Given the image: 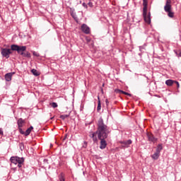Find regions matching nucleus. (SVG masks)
Segmentation results:
<instances>
[{
	"instance_id": "f257e3e1",
	"label": "nucleus",
	"mask_w": 181,
	"mask_h": 181,
	"mask_svg": "<svg viewBox=\"0 0 181 181\" xmlns=\"http://www.w3.org/2000/svg\"><path fill=\"white\" fill-rule=\"evenodd\" d=\"M110 127L104 123V119L100 117L98 121V139L100 141V149H105L107 148V138L110 134Z\"/></svg>"
},
{
	"instance_id": "f03ea898",
	"label": "nucleus",
	"mask_w": 181,
	"mask_h": 181,
	"mask_svg": "<svg viewBox=\"0 0 181 181\" xmlns=\"http://www.w3.org/2000/svg\"><path fill=\"white\" fill-rule=\"evenodd\" d=\"M11 163H14V165H18V163H23L25 162V158L18 157V156H12L10 158Z\"/></svg>"
},
{
	"instance_id": "7ed1b4c3",
	"label": "nucleus",
	"mask_w": 181,
	"mask_h": 181,
	"mask_svg": "<svg viewBox=\"0 0 181 181\" xmlns=\"http://www.w3.org/2000/svg\"><path fill=\"white\" fill-rule=\"evenodd\" d=\"M1 55L6 59H9L11 54H12V49L8 48L1 49Z\"/></svg>"
},
{
	"instance_id": "20e7f679",
	"label": "nucleus",
	"mask_w": 181,
	"mask_h": 181,
	"mask_svg": "<svg viewBox=\"0 0 181 181\" xmlns=\"http://www.w3.org/2000/svg\"><path fill=\"white\" fill-rule=\"evenodd\" d=\"M97 135H98V128L97 129V131L93 132H89V136L91 138V139L93 141L95 144H97L98 142V139L97 138Z\"/></svg>"
},
{
	"instance_id": "39448f33",
	"label": "nucleus",
	"mask_w": 181,
	"mask_h": 181,
	"mask_svg": "<svg viewBox=\"0 0 181 181\" xmlns=\"http://www.w3.org/2000/svg\"><path fill=\"white\" fill-rule=\"evenodd\" d=\"M143 16L145 22L148 25L151 24V13H148V11H143Z\"/></svg>"
},
{
	"instance_id": "423d86ee",
	"label": "nucleus",
	"mask_w": 181,
	"mask_h": 181,
	"mask_svg": "<svg viewBox=\"0 0 181 181\" xmlns=\"http://www.w3.org/2000/svg\"><path fill=\"white\" fill-rule=\"evenodd\" d=\"M81 30H82V32L85 33V35H90V27H88L87 24H82V25L81 26Z\"/></svg>"
},
{
	"instance_id": "0eeeda50",
	"label": "nucleus",
	"mask_w": 181,
	"mask_h": 181,
	"mask_svg": "<svg viewBox=\"0 0 181 181\" xmlns=\"http://www.w3.org/2000/svg\"><path fill=\"white\" fill-rule=\"evenodd\" d=\"M170 4H172L171 1H166L165 5L164 6L165 12H170V11H172V5Z\"/></svg>"
},
{
	"instance_id": "6e6552de",
	"label": "nucleus",
	"mask_w": 181,
	"mask_h": 181,
	"mask_svg": "<svg viewBox=\"0 0 181 181\" xmlns=\"http://www.w3.org/2000/svg\"><path fill=\"white\" fill-rule=\"evenodd\" d=\"M147 138L150 142H153V144H155L156 142L158 141V139L153 136V134L151 133L147 134Z\"/></svg>"
},
{
	"instance_id": "1a4fd4ad",
	"label": "nucleus",
	"mask_w": 181,
	"mask_h": 181,
	"mask_svg": "<svg viewBox=\"0 0 181 181\" xmlns=\"http://www.w3.org/2000/svg\"><path fill=\"white\" fill-rule=\"evenodd\" d=\"M15 74V72H10L5 74V80L6 81H12V76Z\"/></svg>"
},
{
	"instance_id": "9d476101",
	"label": "nucleus",
	"mask_w": 181,
	"mask_h": 181,
	"mask_svg": "<svg viewBox=\"0 0 181 181\" xmlns=\"http://www.w3.org/2000/svg\"><path fill=\"white\" fill-rule=\"evenodd\" d=\"M70 13H71V16H72L73 19H74V21L76 22H78V17H77V14H76L74 9L71 8Z\"/></svg>"
},
{
	"instance_id": "9b49d317",
	"label": "nucleus",
	"mask_w": 181,
	"mask_h": 181,
	"mask_svg": "<svg viewBox=\"0 0 181 181\" xmlns=\"http://www.w3.org/2000/svg\"><path fill=\"white\" fill-rule=\"evenodd\" d=\"M151 156L152 159H153L154 160H157V159H159V156H160V153H159V151H156Z\"/></svg>"
},
{
	"instance_id": "f8f14e48",
	"label": "nucleus",
	"mask_w": 181,
	"mask_h": 181,
	"mask_svg": "<svg viewBox=\"0 0 181 181\" xmlns=\"http://www.w3.org/2000/svg\"><path fill=\"white\" fill-rule=\"evenodd\" d=\"M143 11L148 12V0H143Z\"/></svg>"
},
{
	"instance_id": "ddd939ff",
	"label": "nucleus",
	"mask_w": 181,
	"mask_h": 181,
	"mask_svg": "<svg viewBox=\"0 0 181 181\" xmlns=\"http://www.w3.org/2000/svg\"><path fill=\"white\" fill-rule=\"evenodd\" d=\"M24 52H26V46L18 47V49L17 51V53H18V54H21V53H24Z\"/></svg>"
},
{
	"instance_id": "4468645a",
	"label": "nucleus",
	"mask_w": 181,
	"mask_h": 181,
	"mask_svg": "<svg viewBox=\"0 0 181 181\" xmlns=\"http://www.w3.org/2000/svg\"><path fill=\"white\" fill-rule=\"evenodd\" d=\"M120 144H122V145H124V146H129V145L132 144V140L129 139L127 141H120Z\"/></svg>"
},
{
	"instance_id": "2eb2a0df",
	"label": "nucleus",
	"mask_w": 181,
	"mask_h": 181,
	"mask_svg": "<svg viewBox=\"0 0 181 181\" xmlns=\"http://www.w3.org/2000/svg\"><path fill=\"white\" fill-rule=\"evenodd\" d=\"M19 45H11V52L13 51V52H18V50H19Z\"/></svg>"
},
{
	"instance_id": "dca6fc26",
	"label": "nucleus",
	"mask_w": 181,
	"mask_h": 181,
	"mask_svg": "<svg viewBox=\"0 0 181 181\" xmlns=\"http://www.w3.org/2000/svg\"><path fill=\"white\" fill-rule=\"evenodd\" d=\"M18 128H22L23 127V124H25V120H23L22 118L18 119L17 122Z\"/></svg>"
},
{
	"instance_id": "f3484780",
	"label": "nucleus",
	"mask_w": 181,
	"mask_h": 181,
	"mask_svg": "<svg viewBox=\"0 0 181 181\" xmlns=\"http://www.w3.org/2000/svg\"><path fill=\"white\" fill-rule=\"evenodd\" d=\"M100 110H101V100H100V96H98L97 111H98V112H100Z\"/></svg>"
},
{
	"instance_id": "a211bd4d",
	"label": "nucleus",
	"mask_w": 181,
	"mask_h": 181,
	"mask_svg": "<svg viewBox=\"0 0 181 181\" xmlns=\"http://www.w3.org/2000/svg\"><path fill=\"white\" fill-rule=\"evenodd\" d=\"M174 83H175V81L172 79H168L167 81H165L166 86H168L169 87H171V86L173 85Z\"/></svg>"
},
{
	"instance_id": "6ab92c4d",
	"label": "nucleus",
	"mask_w": 181,
	"mask_h": 181,
	"mask_svg": "<svg viewBox=\"0 0 181 181\" xmlns=\"http://www.w3.org/2000/svg\"><path fill=\"white\" fill-rule=\"evenodd\" d=\"M32 129H33V127L30 126L25 132V136H28L32 132Z\"/></svg>"
},
{
	"instance_id": "aec40b11",
	"label": "nucleus",
	"mask_w": 181,
	"mask_h": 181,
	"mask_svg": "<svg viewBox=\"0 0 181 181\" xmlns=\"http://www.w3.org/2000/svg\"><path fill=\"white\" fill-rule=\"evenodd\" d=\"M21 55L23 56V57H28V59L31 57L29 52H21Z\"/></svg>"
},
{
	"instance_id": "412c9836",
	"label": "nucleus",
	"mask_w": 181,
	"mask_h": 181,
	"mask_svg": "<svg viewBox=\"0 0 181 181\" xmlns=\"http://www.w3.org/2000/svg\"><path fill=\"white\" fill-rule=\"evenodd\" d=\"M31 73H33V74L34 76H40V73H39V71H37V70H36V69H33L31 70Z\"/></svg>"
},
{
	"instance_id": "4be33fe9",
	"label": "nucleus",
	"mask_w": 181,
	"mask_h": 181,
	"mask_svg": "<svg viewBox=\"0 0 181 181\" xmlns=\"http://www.w3.org/2000/svg\"><path fill=\"white\" fill-rule=\"evenodd\" d=\"M59 181H66L64 179V173H61L59 176Z\"/></svg>"
},
{
	"instance_id": "5701e85b",
	"label": "nucleus",
	"mask_w": 181,
	"mask_h": 181,
	"mask_svg": "<svg viewBox=\"0 0 181 181\" xmlns=\"http://www.w3.org/2000/svg\"><path fill=\"white\" fill-rule=\"evenodd\" d=\"M162 149H163L162 144H158L157 146L156 152H158L159 153H160V151H162Z\"/></svg>"
},
{
	"instance_id": "b1692460",
	"label": "nucleus",
	"mask_w": 181,
	"mask_h": 181,
	"mask_svg": "<svg viewBox=\"0 0 181 181\" xmlns=\"http://www.w3.org/2000/svg\"><path fill=\"white\" fill-rule=\"evenodd\" d=\"M174 53L176 54L177 57H181V51L180 50H174Z\"/></svg>"
},
{
	"instance_id": "393cba45",
	"label": "nucleus",
	"mask_w": 181,
	"mask_h": 181,
	"mask_svg": "<svg viewBox=\"0 0 181 181\" xmlns=\"http://www.w3.org/2000/svg\"><path fill=\"white\" fill-rule=\"evenodd\" d=\"M69 117H70V114H69V115H61L59 116V118H61V119H66V118H69Z\"/></svg>"
},
{
	"instance_id": "a878e982",
	"label": "nucleus",
	"mask_w": 181,
	"mask_h": 181,
	"mask_svg": "<svg viewBox=\"0 0 181 181\" xmlns=\"http://www.w3.org/2000/svg\"><path fill=\"white\" fill-rule=\"evenodd\" d=\"M167 13L169 18H173V16H175V13H173L172 11H167Z\"/></svg>"
},
{
	"instance_id": "bb28decb",
	"label": "nucleus",
	"mask_w": 181,
	"mask_h": 181,
	"mask_svg": "<svg viewBox=\"0 0 181 181\" xmlns=\"http://www.w3.org/2000/svg\"><path fill=\"white\" fill-rule=\"evenodd\" d=\"M115 93H116L117 94H122V93H124V90H122L119 89H115Z\"/></svg>"
},
{
	"instance_id": "cd10ccee",
	"label": "nucleus",
	"mask_w": 181,
	"mask_h": 181,
	"mask_svg": "<svg viewBox=\"0 0 181 181\" xmlns=\"http://www.w3.org/2000/svg\"><path fill=\"white\" fill-rule=\"evenodd\" d=\"M33 56H35V57H40V54L37 53V52L33 51Z\"/></svg>"
},
{
	"instance_id": "c85d7f7f",
	"label": "nucleus",
	"mask_w": 181,
	"mask_h": 181,
	"mask_svg": "<svg viewBox=\"0 0 181 181\" xmlns=\"http://www.w3.org/2000/svg\"><path fill=\"white\" fill-rule=\"evenodd\" d=\"M51 105H52V108H57V107H58V105H57V103H52V104H51Z\"/></svg>"
},
{
	"instance_id": "c756f323",
	"label": "nucleus",
	"mask_w": 181,
	"mask_h": 181,
	"mask_svg": "<svg viewBox=\"0 0 181 181\" xmlns=\"http://www.w3.org/2000/svg\"><path fill=\"white\" fill-rule=\"evenodd\" d=\"M19 132H20V133L21 134V135H25V132H23V130L22 129L21 127H20Z\"/></svg>"
},
{
	"instance_id": "7c9ffc66",
	"label": "nucleus",
	"mask_w": 181,
	"mask_h": 181,
	"mask_svg": "<svg viewBox=\"0 0 181 181\" xmlns=\"http://www.w3.org/2000/svg\"><path fill=\"white\" fill-rule=\"evenodd\" d=\"M174 84H176L177 88H179L180 87L179 82H177V81H175Z\"/></svg>"
},
{
	"instance_id": "2f4dec72",
	"label": "nucleus",
	"mask_w": 181,
	"mask_h": 181,
	"mask_svg": "<svg viewBox=\"0 0 181 181\" xmlns=\"http://www.w3.org/2000/svg\"><path fill=\"white\" fill-rule=\"evenodd\" d=\"M122 94H124V95H129V97H131V93H128L127 92L123 91Z\"/></svg>"
},
{
	"instance_id": "473e14b6",
	"label": "nucleus",
	"mask_w": 181,
	"mask_h": 181,
	"mask_svg": "<svg viewBox=\"0 0 181 181\" xmlns=\"http://www.w3.org/2000/svg\"><path fill=\"white\" fill-rule=\"evenodd\" d=\"M88 6H90V8H93V2L91 1H89L88 4Z\"/></svg>"
},
{
	"instance_id": "72a5a7b5",
	"label": "nucleus",
	"mask_w": 181,
	"mask_h": 181,
	"mask_svg": "<svg viewBox=\"0 0 181 181\" xmlns=\"http://www.w3.org/2000/svg\"><path fill=\"white\" fill-rule=\"evenodd\" d=\"M82 6H83V8H86V9H87V8H88V6H87V4L86 3H83Z\"/></svg>"
},
{
	"instance_id": "f704fd0d",
	"label": "nucleus",
	"mask_w": 181,
	"mask_h": 181,
	"mask_svg": "<svg viewBox=\"0 0 181 181\" xmlns=\"http://www.w3.org/2000/svg\"><path fill=\"white\" fill-rule=\"evenodd\" d=\"M20 149H21V151H23V144H20Z\"/></svg>"
},
{
	"instance_id": "c9c22d12",
	"label": "nucleus",
	"mask_w": 181,
	"mask_h": 181,
	"mask_svg": "<svg viewBox=\"0 0 181 181\" xmlns=\"http://www.w3.org/2000/svg\"><path fill=\"white\" fill-rule=\"evenodd\" d=\"M0 135H4V130L2 129H0Z\"/></svg>"
},
{
	"instance_id": "e433bc0d",
	"label": "nucleus",
	"mask_w": 181,
	"mask_h": 181,
	"mask_svg": "<svg viewBox=\"0 0 181 181\" xmlns=\"http://www.w3.org/2000/svg\"><path fill=\"white\" fill-rule=\"evenodd\" d=\"M17 164L18 168H22V165H23V163H17Z\"/></svg>"
},
{
	"instance_id": "4c0bfd02",
	"label": "nucleus",
	"mask_w": 181,
	"mask_h": 181,
	"mask_svg": "<svg viewBox=\"0 0 181 181\" xmlns=\"http://www.w3.org/2000/svg\"><path fill=\"white\" fill-rule=\"evenodd\" d=\"M109 103H110V102L108 101V99H106V100H105L106 105H108Z\"/></svg>"
},
{
	"instance_id": "58836bf2",
	"label": "nucleus",
	"mask_w": 181,
	"mask_h": 181,
	"mask_svg": "<svg viewBox=\"0 0 181 181\" xmlns=\"http://www.w3.org/2000/svg\"><path fill=\"white\" fill-rule=\"evenodd\" d=\"M142 49H144L143 47H139V49H140V50H142Z\"/></svg>"
},
{
	"instance_id": "ea45409f",
	"label": "nucleus",
	"mask_w": 181,
	"mask_h": 181,
	"mask_svg": "<svg viewBox=\"0 0 181 181\" xmlns=\"http://www.w3.org/2000/svg\"><path fill=\"white\" fill-rule=\"evenodd\" d=\"M167 1H170V0H167Z\"/></svg>"
}]
</instances>
